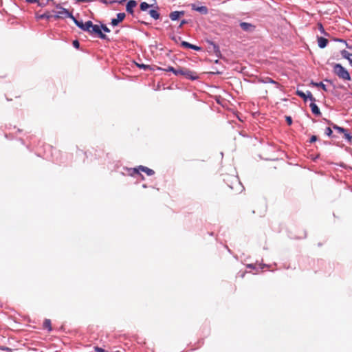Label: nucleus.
I'll return each mask as SVG.
<instances>
[{"label": "nucleus", "instance_id": "393cba45", "mask_svg": "<svg viewBox=\"0 0 352 352\" xmlns=\"http://www.w3.org/2000/svg\"><path fill=\"white\" fill-rule=\"evenodd\" d=\"M25 2L28 3H38V6L43 7L45 4H42L39 2V0H25Z\"/></svg>", "mask_w": 352, "mask_h": 352}, {"label": "nucleus", "instance_id": "412c9836", "mask_svg": "<svg viewBox=\"0 0 352 352\" xmlns=\"http://www.w3.org/2000/svg\"><path fill=\"white\" fill-rule=\"evenodd\" d=\"M43 327H44L45 329H47L48 331H50L52 330L50 320L45 319L44 322H43Z\"/></svg>", "mask_w": 352, "mask_h": 352}, {"label": "nucleus", "instance_id": "2f4dec72", "mask_svg": "<svg viewBox=\"0 0 352 352\" xmlns=\"http://www.w3.org/2000/svg\"><path fill=\"white\" fill-rule=\"evenodd\" d=\"M264 82H265V83L269 82V83H273V84L276 83V82L270 78H266V80L264 81Z\"/></svg>", "mask_w": 352, "mask_h": 352}, {"label": "nucleus", "instance_id": "f257e3e1", "mask_svg": "<svg viewBox=\"0 0 352 352\" xmlns=\"http://www.w3.org/2000/svg\"><path fill=\"white\" fill-rule=\"evenodd\" d=\"M333 72L340 79L350 80L351 76L349 72L340 64L336 63L333 65Z\"/></svg>", "mask_w": 352, "mask_h": 352}, {"label": "nucleus", "instance_id": "c9c22d12", "mask_svg": "<svg viewBox=\"0 0 352 352\" xmlns=\"http://www.w3.org/2000/svg\"><path fill=\"white\" fill-rule=\"evenodd\" d=\"M186 23H187V21H186L185 19H183V20L181 21V23H180V24H179V28H182V27L184 25H185Z\"/></svg>", "mask_w": 352, "mask_h": 352}, {"label": "nucleus", "instance_id": "1a4fd4ad", "mask_svg": "<svg viewBox=\"0 0 352 352\" xmlns=\"http://www.w3.org/2000/svg\"><path fill=\"white\" fill-rule=\"evenodd\" d=\"M125 16H126V14L124 12L118 13L116 15V18L112 19L111 22V25L113 26L118 25L120 22H121L124 20Z\"/></svg>", "mask_w": 352, "mask_h": 352}, {"label": "nucleus", "instance_id": "f8f14e48", "mask_svg": "<svg viewBox=\"0 0 352 352\" xmlns=\"http://www.w3.org/2000/svg\"><path fill=\"white\" fill-rule=\"evenodd\" d=\"M137 5V3L134 0H130L127 4H126V11L130 13V14H133V8L136 6Z\"/></svg>", "mask_w": 352, "mask_h": 352}, {"label": "nucleus", "instance_id": "a19ab883", "mask_svg": "<svg viewBox=\"0 0 352 352\" xmlns=\"http://www.w3.org/2000/svg\"><path fill=\"white\" fill-rule=\"evenodd\" d=\"M324 81H326L327 82L332 83V81L331 80H329V79H325Z\"/></svg>", "mask_w": 352, "mask_h": 352}, {"label": "nucleus", "instance_id": "7ed1b4c3", "mask_svg": "<svg viewBox=\"0 0 352 352\" xmlns=\"http://www.w3.org/2000/svg\"><path fill=\"white\" fill-rule=\"evenodd\" d=\"M68 16L69 18L72 19L76 25L80 29L85 32H87V30H89V27H90L91 24V21H87L85 23H83L82 20H78L76 17L74 16L73 14H68Z\"/></svg>", "mask_w": 352, "mask_h": 352}, {"label": "nucleus", "instance_id": "0eeeda50", "mask_svg": "<svg viewBox=\"0 0 352 352\" xmlns=\"http://www.w3.org/2000/svg\"><path fill=\"white\" fill-rule=\"evenodd\" d=\"M190 7L192 10L199 12L202 14H207L208 13V9L205 6H198L195 3H192Z\"/></svg>", "mask_w": 352, "mask_h": 352}, {"label": "nucleus", "instance_id": "2eb2a0df", "mask_svg": "<svg viewBox=\"0 0 352 352\" xmlns=\"http://www.w3.org/2000/svg\"><path fill=\"white\" fill-rule=\"evenodd\" d=\"M311 84L314 87L322 88L324 91H328L326 85L322 82H315L314 81H311Z\"/></svg>", "mask_w": 352, "mask_h": 352}, {"label": "nucleus", "instance_id": "f704fd0d", "mask_svg": "<svg viewBox=\"0 0 352 352\" xmlns=\"http://www.w3.org/2000/svg\"><path fill=\"white\" fill-rule=\"evenodd\" d=\"M95 352H104V350L100 347H96L95 348Z\"/></svg>", "mask_w": 352, "mask_h": 352}, {"label": "nucleus", "instance_id": "39448f33", "mask_svg": "<svg viewBox=\"0 0 352 352\" xmlns=\"http://www.w3.org/2000/svg\"><path fill=\"white\" fill-rule=\"evenodd\" d=\"M56 8L60 9V10L56 12V14L54 16L55 19L69 18L68 14H72V13L69 12L68 10L61 7L59 4L56 5Z\"/></svg>", "mask_w": 352, "mask_h": 352}, {"label": "nucleus", "instance_id": "4468645a", "mask_svg": "<svg viewBox=\"0 0 352 352\" xmlns=\"http://www.w3.org/2000/svg\"><path fill=\"white\" fill-rule=\"evenodd\" d=\"M318 45L320 48H324L328 44V40L324 37H318Z\"/></svg>", "mask_w": 352, "mask_h": 352}, {"label": "nucleus", "instance_id": "79ce46f5", "mask_svg": "<svg viewBox=\"0 0 352 352\" xmlns=\"http://www.w3.org/2000/svg\"><path fill=\"white\" fill-rule=\"evenodd\" d=\"M47 3L53 2V3L54 4V0H47Z\"/></svg>", "mask_w": 352, "mask_h": 352}, {"label": "nucleus", "instance_id": "b1692460", "mask_svg": "<svg viewBox=\"0 0 352 352\" xmlns=\"http://www.w3.org/2000/svg\"><path fill=\"white\" fill-rule=\"evenodd\" d=\"M344 134V138L348 141V142H351V140H352V136L351 135V134L349 133L348 130L346 129V132H343L342 133Z\"/></svg>", "mask_w": 352, "mask_h": 352}, {"label": "nucleus", "instance_id": "aec40b11", "mask_svg": "<svg viewBox=\"0 0 352 352\" xmlns=\"http://www.w3.org/2000/svg\"><path fill=\"white\" fill-rule=\"evenodd\" d=\"M296 95L299 97H300L301 98L303 99V100L305 102L307 101V96H306V93L303 92L301 90H297L296 91Z\"/></svg>", "mask_w": 352, "mask_h": 352}, {"label": "nucleus", "instance_id": "6ab92c4d", "mask_svg": "<svg viewBox=\"0 0 352 352\" xmlns=\"http://www.w3.org/2000/svg\"><path fill=\"white\" fill-rule=\"evenodd\" d=\"M332 128L337 131L338 133H342L343 132H346V129H344L341 126H339L335 124H331Z\"/></svg>", "mask_w": 352, "mask_h": 352}, {"label": "nucleus", "instance_id": "cd10ccee", "mask_svg": "<svg viewBox=\"0 0 352 352\" xmlns=\"http://www.w3.org/2000/svg\"><path fill=\"white\" fill-rule=\"evenodd\" d=\"M158 69L164 70V71H166V72H171L173 73H174L175 70V69L173 67H172V66H168L166 69L158 68Z\"/></svg>", "mask_w": 352, "mask_h": 352}, {"label": "nucleus", "instance_id": "c85d7f7f", "mask_svg": "<svg viewBox=\"0 0 352 352\" xmlns=\"http://www.w3.org/2000/svg\"><path fill=\"white\" fill-rule=\"evenodd\" d=\"M101 30H102L104 32H109L110 30L107 27V25L102 24L100 26Z\"/></svg>", "mask_w": 352, "mask_h": 352}, {"label": "nucleus", "instance_id": "6e6552de", "mask_svg": "<svg viewBox=\"0 0 352 352\" xmlns=\"http://www.w3.org/2000/svg\"><path fill=\"white\" fill-rule=\"evenodd\" d=\"M239 25L243 31L248 32H253L255 29V26L254 25L247 22H241Z\"/></svg>", "mask_w": 352, "mask_h": 352}, {"label": "nucleus", "instance_id": "a211bd4d", "mask_svg": "<svg viewBox=\"0 0 352 352\" xmlns=\"http://www.w3.org/2000/svg\"><path fill=\"white\" fill-rule=\"evenodd\" d=\"M340 54L344 58H345L348 60H349V59L352 55V54L349 53L348 51H346L345 50H342L340 52Z\"/></svg>", "mask_w": 352, "mask_h": 352}, {"label": "nucleus", "instance_id": "9b49d317", "mask_svg": "<svg viewBox=\"0 0 352 352\" xmlns=\"http://www.w3.org/2000/svg\"><path fill=\"white\" fill-rule=\"evenodd\" d=\"M184 15V11H174L170 13L169 17L172 21H176Z\"/></svg>", "mask_w": 352, "mask_h": 352}, {"label": "nucleus", "instance_id": "c03bdc74", "mask_svg": "<svg viewBox=\"0 0 352 352\" xmlns=\"http://www.w3.org/2000/svg\"><path fill=\"white\" fill-rule=\"evenodd\" d=\"M265 266V265H262L261 266V269H263V267H264Z\"/></svg>", "mask_w": 352, "mask_h": 352}, {"label": "nucleus", "instance_id": "72a5a7b5", "mask_svg": "<svg viewBox=\"0 0 352 352\" xmlns=\"http://www.w3.org/2000/svg\"><path fill=\"white\" fill-rule=\"evenodd\" d=\"M286 120H287V123H288V124H289V125H291V124H292V118H291V117L287 116V117L286 118Z\"/></svg>", "mask_w": 352, "mask_h": 352}, {"label": "nucleus", "instance_id": "a878e982", "mask_svg": "<svg viewBox=\"0 0 352 352\" xmlns=\"http://www.w3.org/2000/svg\"><path fill=\"white\" fill-rule=\"evenodd\" d=\"M184 68H179L175 69V72L173 73L175 76L182 75L183 76Z\"/></svg>", "mask_w": 352, "mask_h": 352}, {"label": "nucleus", "instance_id": "c756f323", "mask_svg": "<svg viewBox=\"0 0 352 352\" xmlns=\"http://www.w3.org/2000/svg\"><path fill=\"white\" fill-rule=\"evenodd\" d=\"M73 46H74L75 48H76V49L79 48V46H80V43H79V42H78L77 40H74V41H73Z\"/></svg>", "mask_w": 352, "mask_h": 352}, {"label": "nucleus", "instance_id": "f03ea898", "mask_svg": "<svg viewBox=\"0 0 352 352\" xmlns=\"http://www.w3.org/2000/svg\"><path fill=\"white\" fill-rule=\"evenodd\" d=\"M140 170L144 172L147 175L151 176L154 175L155 172L153 170L144 166H139L136 168H130L129 170V174L131 176H135V175H140L142 177V179H144V176L140 173Z\"/></svg>", "mask_w": 352, "mask_h": 352}, {"label": "nucleus", "instance_id": "4be33fe9", "mask_svg": "<svg viewBox=\"0 0 352 352\" xmlns=\"http://www.w3.org/2000/svg\"><path fill=\"white\" fill-rule=\"evenodd\" d=\"M151 6L146 2H142L140 5L142 11H146Z\"/></svg>", "mask_w": 352, "mask_h": 352}, {"label": "nucleus", "instance_id": "423d86ee", "mask_svg": "<svg viewBox=\"0 0 352 352\" xmlns=\"http://www.w3.org/2000/svg\"><path fill=\"white\" fill-rule=\"evenodd\" d=\"M183 76L188 80H196L199 78L197 72L191 71L187 68H184Z\"/></svg>", "mask_w": 352, "mask_h": 352}, {"label": "nucleus", "instance_id": "ea45409f", "mask_svg": "<svg viewBox=\"0 0 352 352\" xmlns=\"http://www.w3.org/2000/svg\"><path fill=\"white\" fill-rule=\"evenodd\" d=\"M247 267H248V268H254V265H253V264H249V265H247Z\"/></svg>", "mask_w": 352, "mask_h": 352}, {"label": "nucleus", "instance_id": "9d476101", "mask_svg": "<svg viewBox=\"0 0 352 352\" xmlns=\"http://www.w3.org/2000/svg\"><path fill=\"white\" fill-rule=\"evenodd\" d=\"M181 46L185 48L192 49L195 51H200L201 50L200 47L189 43L187 41H182Z\"/></svg>", "mask_w": 352, "mask_h": 352}, {"label": "nucleus", "instance_id": "bb28decb", "mask_svg": "<svg viewBox=\"0 0 352 352\" xmlns=\"http://www.w3.org/2000/svg\"><path fill=\"white\" fill-rule=\"evenodd\" d=\"M324 133H325V135H327V136H329V137H331V136H332L333 131H332V129H331V127H327V128L325 129Z\"/></svg>", "mask_w": 352, "mask_h": 352}, {"label": "nucleus", "instance_id": "ddd939ff", "mask_svg": "<svg viewBox=\"0 0 352 352\" xmlns=\"http://www.w3.org/2000/svg\"><path fill=\"white\" fill-rule=\"evenodd\" d=\"M311 107V112L316 116H320L321 112L318 108V107L316 104L315 102H311L309 104Z\"/></svg>", "mask_w": 352, "mask_h": 352}, {"label": "nucleus", "instance_id": "f3484780", "mask_svg": "<svg viewBox=\"0 0 352 352\" xmlns=\"http://www.w3.org/2000/svg\"><path fill=\"white\" fill-rule=\"evenodd\" d=\"M150 16L153 18L154 19H160V13L155 10H151L149 11Z\"/></svg>", "mask_w": 352, "mask_h": 352}, {"label": "nucleus", "instance_id": "473e14b6", "mask_svg": "<svg viewBox=\"0 0 352 352\" xmlns=\"http://www.w3.org/2000/svg\"><path fill=\"white\" fill-rule=\"evenodd\" d=\"M317 140V137L316 135H312L309 140L310 143H313Z\"/></svg>", "mask_w": 352, "mask_h": 352}, {"label": "nucleus", "instance_id": "20e7f679", "mask_svg": "<svg viewBox=\"0 0 352 352\" xmlns=\"http://www.w3.org/2000/svg\"><path fill=\"white\" fill-rule=\"evenodd\" d=\"M90 34H96L101 39H107V36L101 31L100 26L98 25H94L91 22L89 30H87Z\"/></svg>", "mask_w": 352, "mask_h": 352}, {"label": "nucleus", "instance_id": "4c0bfd02", "mask_svg": "<svg viewBox=\"0 0 352 352\" xmlns=\"http://www.w3.org/2000/svg\"><path fill=\"white\" fill-rule=\"evenodd\" d=\"M338 41L339 42H343V43H344L346 44V47H348V48H349V49H351V47H349V45L347 44V43H346L345 41H344V40H342V39H338Z\"/></svg>", "mask_w": 352, "mask_h": 352}, {"label": "nucleus", "instance_id": "58836bf2", "mask_svg": "<svg viewBox=\"0 0 352 352\" xmlns=\"http://www.w3.org/2000/svg\"><path fill=\"white\" fill-rule=\"evenodd\" d=\"M234 182H235L236 184L240 185V183H239V180H238V178L234 177Z\"/></svg>", "mask_w": 352, "mask_h": 352}, {"label": "nucleus", "instance_id": "37998d69", "mask_svg": "<svg viewBox=\"0 0 352 352\" xmlns=\"http://www.w3.org/2000/svg\"><path fill=\"white\" fill-rule=\"evenodd\" d=\"M230 188L234 189V187L232 185L229 186Z\"/></svg>", "mask_w": 352, "mask_h": 352}, {"label": "nucleus", "instance_id": "7c9ffc66", "mask_svg": "<svg viewBox=\"0 0 352 352\" xmlns=\"http://www.w3.org/2000/svg\"><path fill=\"white\" fill-rule=\"evenodd\" d=\"M137 66L139 67V68H142L144 69H146L147 68H148V65H146L144 64H137Z\"/></svg>", "mask_w": 352, "mask_h": 352}, {"label": "nucleus", "instance_id": "e433bc0d", "mask_svg": "<svg viewBox=\"0 0 352 352\" xmlns=\"http://www.w3.org/2000/svg\"><path fill=\"white\" fill-rule=\"evenodd\" d=\"M319 30L321 32V33H324V28L321 23L319 24Z\"/></svg>", "mask_w": 352, "mask_h": 352}, {"label": "nucleus", "instance_id": "dca6fc26", "mask_svg": "<svg viewBox=\"0 0 352 352\" xmlns=\"http://www.w3.org/2000/svg\"><path fill=\"white\" fill-rule=\"evenodd\" d=\"M36 17L37 20H41V19L50 20L52 17V16L48 13H44L42 14H37Z\"/></svg>", "mask_w": 352, "mask_h": 352}, {"label": "nucleus", "instance_id": "5701e85b", "mask_svg": "<svg viewBox=\"0 0 352 352\" xmlns=\"http://www.w3.org/2000/svg\"><path fill=\"white\" fill-rule=\"evenodd\" d=\"M306 96H307V100L309 99L311 102L316 101L315 98L313 96V95L310 91H307Z\"/></svg>", "mask_w": 352, "mask_h": 352}]
</instances>
